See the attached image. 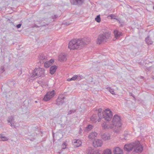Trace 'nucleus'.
I'll use <instances>...</instances> for the list:
<instances>
[{"instance_id":"obj_1","label":"nucleus","mask_w":154,"mask_h":154,"mask_svg":"<svg viewBox=\"0 0 154 154\" xmlns=\"http://www.w3.org/2000/svg\"><path fill=\"white\" fill-rule=\"evenodd\" d=\"M122 125L120 117L117 115H115L111 122H104L102 124V127L105 129H113L115 132L117 133L119 131Z\"/></svg>"},{"instance_id":"obj_2","label":"nucleus","mask_w":154,"mask_h":154,"mask_svg":"<svg viewBox=\"0 0 154 154\" xmlns=\"http://www.w3.org/2000/svg\"><path fill=\"white\" fill-rule=\"evenodd\" d=\"M86 44L82 39H75L70 41L68 45V48L70 50L81 49Z\"/></svg>"},{"instance_id":"obj_3","label":"nucleus","mask_w":154,"mask_h":154,"mask_svg":"<svg viewBox=\"0 0 154 154\" xmlns=\"http://www.w3.org/2000/svg\"><path fill=\"white\" fill-rule=\"evenodd\" d=\"M110 37V34L109 33L105 32L100 34L98 36L97 40V43L100 44L102 42H106Z\"/></svg>"},{"instance_id":"obj_4","label":"nucleus","mask_w":154,"mask_h":154,"mask_svg":"<svg viewBox=\"0 0 154 154\" xmlns=\"http://www.w3.org/2000/svg\"><path fill=\"white\" fill-rule=\"evenodd\" d=\"M45 69L43 68H36L33 72V75L36 78L40 77H43L45 75Z\"/></svg>"},{"instance_id":"obj_5","label":"nucleus","mask_w":154,"mask_h":154,"mask_svg":"<svg viewBox=\"0 0 154 154\" xmlns=\"http://www.w3.org/2000/svg\"><path fill=\"white\" fill-rule=\"evenodd\" d=\"M134 152L137 153H141L143 150V147L139 141L134 142Z\"/></svg>"},{"instance_id":"obj_6","label":"nucleus","mask_w":154,"mask_h":154,"mask_svg":"<svg viewBox=\"0 0 154 154\" xmlns=\"http://www.w3.org/2000/svg\"><path fill=\"white\" fill-rule=\"evenodd\" d=\"M104 119L107 121H109L111 119L112 115V112L109 109H107L104 111Z\"/></svg>"},{"instance_id":"obj_7","label":"nucleus","mask_w":154,"mask_h":154,"mask_svg":"<svg viewBox=\"0 0 154 154\" xmlns=\"http://www.w3.org/2000/svg\"><path fill=\"white\" fill-rule=\"evenodd\" d=\"M55 94V91L54 90H52L51 91L48 92L45 96L43 98V100L45 101H47L49 100L54 96Z\"/></svg>"},{"instance_id":"obj_8","label":"nucleus","mask_w":154,"mask_h":154,"mask_svg":"<svg viewBox=\"0 0 154 154\" xmlns=\"http://www.w3.org/2000/svg\"><path fill=\"white\" fill-rule=\"evenodd\" d=\"M64 99L65 97L63 95H60L56 100V104L58 105H62L65 102Z\"/></svg>"},{"instance_id":"obj_9","label":"nucleus","mask_w":154,"mask_h":154,"mask_svg":"<svg viewBox=\"0 0 154 154\" xmlns=\"http://www.w3.org/2000/svg\"><path fill=\"white\" fill-rule=\"evenodd\" d=\"M103 144L102 140L99 139L95 140L93 142V145L95 147H100L102 146Z\"/></svg>"},{"instance_id":"obj_10","label":"nucleus","mask_w":154,"mask_h":154,"mask_svg":"<svg viewBox=\"0 0 154 154\" xmlns=\"http://www.w3.org/2000/svg\"><path fill=\"white\" fill-rule=\"evenodd\" d=\"M134 143L128 144H126L125 146V149L127 151H131L133 149H134Z\"/></svg>"},{"instance_id":"obj_11","label":"nucleus","mask_w":154,"mask_h":154,"mask_svg":"<svg viewBox=\"0 0 154 154\" xmlns=\"http://www.w3.org/2000/svg\"><path fill=\"white\" fill-rule=\"evenodd\" d=\"M87 154H100L98 151L91 148H89L87 150Z\"/></svg>"},{"instance_id":"obj_12","label":"nucleus","mask_w":154,"mask_h":154,"mask_svg":"<svg viewBox=\"0 0 154 154\" xmlns=\"http://www.w3.org/2000/svg\"><path fill=\"white\" fill-rule=\"evenodd\" d=\"M85 0H70L71 4L74 5H80L82 4Z\"/></svg>"},{"instance_id":"obj_13","label":"nucleus","mask_w":154,"mask_h":154,"mask_svg":"<svg viewBox=\"0 0 154 154\" xmlns=\"http://www.w3.org/2000/svg\"><path fill=\"white\" fill-rule=\"evenodd\" d=\"M114 154H123L122 149L119 147H116L113 150Z\"/></svg>"},{"instance_id":"obj_14","label":"nucleus","mask_w":154,"mask_h":154,"mask_svg":"<svg viewBox=\"0 0 154 154\" xmlns=\"http://www.w3.org/2000/svg\"><path fill=\"white\" fill-rule=\"evenodd\" d=\"M114 35L115 37L117 39L119 38L122 35V33L121 32L119 31L117 29H116L114 30Z\"/></svg>"},{"instance_id":"obj_15","label":"nucleus","mask_w":154,"mask_h":154,"mask_svg":"<svg viewBox=\"0 0 154 154\" xmlns=\"http://www.w3.org/2000/svg\"><path fill=\"white\" fill-rule=\"evenodd\" d=\"M54 60L53 59H51L50 60L45 62L44 63V66L46 68H48L54 62Z\"/></svg>"},{"instance_id":"obj_16","label":"nucleus","mask_w":154,"mask_h":154,"mask_svg":"<svg viewBox=\"0 0 154 154\" xmlns=\"http://www.w3.org/2000/svg\"><path fill=\"white\" fill-rule=\"evenodd\" d=\"M102 138L104 140H108L110 139V135L108 133H105L101 136Z\"/></svg>"},{"instance_id":"obj_17","label":"nucleus","mask_w":154,"mask_h":154,"mask_svg":"<svg viewBox=\"0 0 154 154\" xmlns=\"http://www.w3.org/2000/svg\"><path fill=\"white\" fill-rule=\"evenodd\" d=\"M73 145L75 147H78L80 146L81 142L79 140H74L73 141Z\"/></svg>"},{"instance_id":"obj_18","label":"nucleus","mask_w":154,"mask_h":154,"mask_svg":"<svg viewBox=\"0 0 154 154\" xmlns=\"http://www.w3.org/2000/svg\"><path fill=\"white\" fill-rule=\"evenodd\" d=\"M67 60L66 55L64 54H61L59 56V60L60 61H66Z\"/></svg>"},{"instance_id":"obj_19","label":"nucleus","mask_w":154,"mask_h":154,"mask_svg":"<svg viewBox=\"0 0 154 154\" xmlns=\"http://www.w3.org/2000/svg\"><path fill=\"white\" fill-rule=\"evenodd\" d=\"M38 58L41 63H43L47 60V57L42 54L40 55Z\"/></svg>"},{"instance_id":"obj_20","label":"nucleus","mask_w":154,"mask_h":154,"mask_svg":"<svg viewBox=\"0 0 154 154\" xmlns=\"http://www.w3.org/2000/svg\"><path fill=\"white\" fill-rule=\"evenodd\" d=\"M57 68V66L55 65L51 66L50 68V73L51 74H53L56 72Z\"/></svg>"},{"instance_id":"obj_21","label":"nucleus","mask_w":154,"mask_h":154,"mask_svg":"<svg viewBox=\"0 0 154 154\" xmlns=\"http://www.w3.org/2000/svg\"><path fill=\"white\" fill-rule=\"evenodd\" d=\"M8 122L9 123V125H11V124H13L14 122V119L13 116H9L7 120Z\"/></svg>"},{"instance_id":"obj_22","label":"nucleus","mask_w":154,"mask_h":154,"mask_svg":"<svg viewBox=\"0 0 154 154\" xmlns=\"http://www.w3.org/2000/svg\"><path fill=\"white\" fill-rule=\"evenodd\" d=\"M97 135V134L96 132H92L89 134L88 137L90 139H93L95 138Z\"/></svg>"},{"instance_id":"obj_23","label":"nucleus","mask_w":154,"mask_h":154,"mask_svg":"<svg viewBox=\"0 0 154 154\" xmlns=\"http://www.w3.org/2000/svg\"><path fill=\"white\" fill-rule=\"evenodd\" d=\"M104 111H103L102 113H98V116L99 118V119L97 120L98 122H99L100 121V119L104 118Z\"/></svg>"},{"instance_id":"obj_24","label":"nucleus","mask_w":154,"mask_h":154,"mask_svg":"<svg viewBox=\"0 0 154 154\" xmlns=\"http://www.w3.org/2000/svg\"><path fill=\"white\" fill-rule=\"evenodd\" d=\"M97 116L96 114L92 115L91 118V121L93 123H96L97 121Z\"/></svg>"},{"instance_id":"obj_25","label":"nucleus","mask_w":154,"mask_h":154,"mask_svg":"<svg viewBox=\"0 0 154 154\" xmlns=\"http://www.w3.org/2000/svg\"><path fill=\"white\" fill-rule=\"evenodd\" d=\"M145 41L148 45H152L153 42L151 39H150L149 36H148L146 38Z\"/></svg>"},{"instance_id":"obj_26","label":"nucleus","mask_w":154,"mask_h":154,"mask_svg":"<svg viewBox=\"0 0 154 154\" xmlns=\"http://www.w3.org/2000/svg\"><path fill=\"white\" fill-rule=\"evenodd\" d=\"M10 125L12 127L15 128H17L19 127L20 126V125L19 123H16L15 122H14V124H11V125Z\"/></svg>"},{"instance_id":"obj_27","label":"nucleus","mask_w":154,"mask_h":154,"mask_svg":"<svg viewBox=\"0 0 154 154\" xmlns=\"http://www.w3.org/2000/svg\"><path fill=\"white\" fill-rule=\"evenodd\" d=\"M93 126L91 125H88L86 128L85 131H91L93 128Z\"/></svg>"},{"instance_id":"obj_28","label":"nucleus","mask_w":154,"mask_h":154,"mask_svg":"<svg viewBox=\"0 0 154 154\" xmlns=\"http://www.w3.org/2000/svg\"><path fill=\"white\" fill-rule=\"evenodd\" d=\"M107 90L110 92V93L113 95H115L116 94L114 92V90L113 89H112L110 87H108L106 88Z\"/></svg>"},{"instance_id":"obj_29","label":"nucleus","mask_w":154,"mask_h":154,"mask_svg":"<svg viewBox=\"0 0 154 154\" xmlns=\"http://www.w3.org/2000/svg\"><path fill=\"white\" fill-rule=\"evenodd\" d=\"M0 138L2 141H7L8 139L7 137L3 136L2 134H0Z\"/></svg>"},{"instance_id":"obj_30","label":"nucleus","mask_w":154,"mask_h":154,"mask_svg":"<svg viewBox=\"0 0 154 154\" xmlns=\"http://www.w3.org/2000/svg\"><path fill=\"white\" fill-rule=\"evenodd\" d=\"M103 154H112V152L109 149H106L104 151Z\"/></svg>"},{"instance_id":"obj_31","label":"nucleus","mask_w":154,"mask_h":154,"mask_svg":"<svg viewBox=\"0 0 154 154\" xmlns=\"http://www.w3.org/2000/svg\"><path fill=\"white\" fill-rule=\"evenodd\" d=\"M78 77V75H74L72 78L70 79H67V81H70L72 80H75L77 79Z\"/></svg>"},{"instance_id":"obj_32","label":"nucleus","mask_w":154,"mask_h":154,"mask_svg":"<svg viewBox=\"0 0 154 154\" xmlns=\"http://www.w3.org/2000/svg\"><path fill=\"white\" fill-rule=\"evenodd\" d=\"M95 20L98 23H100L101 21V19L100 15H98L95 18Z\"/></svg>"},{"instance_id":"obj_33","label":"nucleus","mask_w":154,"mask_h":154,"mask_svg":"<svg viewBox=\"0 0 154 154\" xmlns=\"http://www.w3.org/2000/svg\"><path fill=\"white\" fill-rule=\"evenodd\" d=\"M109 17L111 18V19H113L116 20H118V18H117L115 15L113 14H111L109 16Z\"/></svg>"},{"instance_id":"obj_34","label":"nucleus","mask_w":154,"mask_h":154,"mask_svg":"<svg viewBox=\"0 0 154 154\" xmlns=\"http://www.w3.org/2000/svg\"><path fill=\"white\" fill-rule=\"evenodd\" d=\"M76 110L74 109H72L71 110L68 112V114L70 115L72 113H74L75 112Z\"/></svg>"},{"instance_id":"obj_35","label":"nucleus","mask_w":154,"mask_h":154,"mask_svg":"<svg viewBox=\"0 0 154 154\" xmlns=\"http://www.w3.org/2000/svg\"><path fill=\"white\" fill-rule=\"evenodd\" d=\"M67 144L65 142L62 145V148L63 149H65L66 148Z\"/></svg>"},{"instance_id":"obj_36","label":"nucleus","mask_w":154,"mask_h":154,"mask_svg":"<svg viewBox=\"0 0 154 154\" xmlns=\"http://www.w3.org/2000/svg\"><path fill=\"white\" fill-rule=\"evenodd\" d=\"M38 83L40 84L42 87H43V83L41 81L39 80L38 81Z\"/></svg>"},{"instance_id":"obj_37","label":"nucleus","mask_w":154,"mask_h":154,"mask_svg":"<svg viewBox=\"0 0 154 154\" xmlns=\"http://www.w3.org/2000/svg\"><path fill=\"white\" fill-rule=\"evenodd\" d=\"M58 17V16L57 15H55L52 17V18L53 19H55L56 18Z\"/></svg>"},{"instance_id":"obj_38","label":"nucleus","mask_w":154,"mask_h":154,"mask_svg":"<svg viewBox=\"0 0 154 154\" xmlns=\"http://www.w3.org/2000/svg\"><path fill=\"white\" fill-rule=\"evenodd\" d=\"M5 70L4 69V67L3 66H2L1 67V72H3L5 71Z\"/></svg>"},{"instance_id":"obj_39","label":"nucleus","mask_w":154,"mask_h":154,"mask_svg":"<svg viewBox=\"0 0 154 154\" xmlns=\"http://www.w3.org/2000/svg\"><path fill=\"white\" fill-rule=\"evenodd\" d=\"M21 26V24H18L16 26V27L18 29V28H20Z\"/></svg>"},{"instance_id":"obj_40","label":"nucleus","mask_w":154,"mask_h":154,"mask_svg":"<svg viewBox=\"0 0 154 154\" xmlns=\"http://www.w3.org/2000/svg\"><path fill=\"white\" fill-rule=\"evenodd\" d=\"M102 111V109H98V113H99V112L102 113V112H101Z\"/></svg>"},{"instance_id":"obj_41","label":"nucleus","mask_w":154,"mask_h":154,"mask_svg":"<svg viewBox=\"0 0 154 154\" xmlns=\"http://www.w3.org/2000/svg\"><path fill=\"white\" fill-rule=\"evenodd\" d=\"M131 96H132L133 97H134V98L135 97L134 95L132 94H131Z\"/></svg>"},{"instance_id":"obj_42","label":"nucleus","mask_w":154,"mask_h":154,"mask_svg":"<svg viewBox=\"0 0 154 154\" xmlns=\"http://www.w3.org/2000/svg\"><path fill=\"white\" fill-rule=\"evenodd\" d=\"M33 128L34 129V130H35V129H36V128L35 127H33Z\"/></svg>"},{"instance_id":"obj_43","label":"nucleus","mask_w":154,"mask_h":154,"mask_svg":"<svg viewBox=\"0 0 154 154\" xmlns=\"http://www.w3.org/2000/svg\"><path fill=\"white\" fill-rule=\"evenodd\" d=\"M152 79H154V76H153V77H152Z\"/></svg>"},{"instance_id":"obj_44","label":"nucleus","mask_w":154,"mask_h":154,"mask_svg":"<svg viewBox=\"0 0 154 154\" xmlns=\"http://www.w3.org/2000/svg\"><path fill=\"white\" fill-rule=\"evenodd\" d=\"M37 101H35V103H37Z\"/></svg>"},{"instance_id":"obj_45","label":"nucleus","mask_w":154,"mask_h":154,"mask_svg":"<svg viewBox=\"0 0 154 154\" xmlns=\"http://www.w3.org/2000/svg\"><path fill=\"white\" fill-rule=\"evenodd\" d=\"M153 9H154V7H153Z\"/></svg>"}]
</instances>
